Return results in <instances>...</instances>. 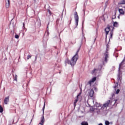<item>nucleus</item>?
Listing matches in <instances>:
<instances>
[{
    "instance_id": "28",
    "label": "nucleus",
    "mask_w": 125,
    "mask_h": 125,
    "mask_svg": "<svg viewBox=\"0 0 125 125\" xmlns=\"http://www.w3.org/2000/svg\"><path fill=\"white\" fill-rule=\"evenodd\" d=\"M25 27V23H23V27Z\"/></svg>"
},
{
    "instance_id": "27",
    "label": "nucleus",
    "mask_w": 125,
    "mask_h": 125,
    "mask_svg": "<svg viewBox=\"0 0 125 125\" xmlns=\"http://www.w3.org/2000/svg\"><path fill=\"white\" fill-rule=\"evenodd\" d=\"M94 90H96V91L97 90V88L94 87Z\"/></svg>"
},
{
    "instance_id": "17",
    "label": "nucleus",
    "mask_w": 125,
    "mask_h": 125,
    "mask_svg": "<svg viewBox=\"0 0 125 125\" xmlns=\"http://www.w3.org/2000/svg\"><path fill=\"white\" fill-rule=\"evenodd\" d=\"M3 112V108H2V106L0 105V113H2Z\"/></svg>"
},
{
    "instance_id": "32",
    "label": "nucleus",
    "mask_w": 125,
    "mask_h": 125,
    "mask_svg": "<svg viewBox=\"0 0 125 125\" xmlns=\"http://www.w3.org/2000/svg\"><path fill=\"white\" fill-rule=\"evenodd\" d=\"M118 18H120V16H118Z\"/></svg>"
},
{
    "instance_id": "18",
    "label": "nucleus",
    "mask_w": 125,
    "mask_h": 125,
    "mask_svg": "<svg viewBox=\"0 0 125 125\" xmlns=\"http://www.w3.org/2000/svg\"><path fill=\"white\" fill-rule=\"evenodd\" d=\"M44 108H45V102H44V105L42 108L43 113H44Z\"/></svg>"
},
{
    "instance_id": "33",
    "label": "nucleus",
    "mask_w": 125,
    "mask_h": 125,
    "mask_svg": "<svg viewBox=\"0 0 125 125\" xmlns=\"http://www.w3.org/2000/svg\"><path fill=\"white\" fill-rule=\"evenodd\" d=\"M84 40H85V37H84Z\"/></svg>"
},
{
    "instance_id": "4",
    "label": "nucleus",
    "mask_w": 125,
    "mask_h": 125,
    "mask_svg": "<svg viewBox=\"0 0 125 125\" xmlns=\"http://www.w3.org/2000/svg\"><path fill=\"white\" fill-rule=\"evenodd\" d=\"M118 101V100H115L113 101L108 100L107 102H106L104 104L103 106L104 107H111V106H114L115 103H116Z\"/></svg>"
},
{
    "instance_id": "7",
    "label": "nucleus",
    "mask_w": 125,
    "mask_h": 125,
    "mask_svg": "<svg viewBox=\"0 0 125 125\" xmlns=\"http://www.w3.org/2000/svg\"><path fill=\"white\" fill-rule=\"evenodd\" d=\"M93 102L95 107H97V108L98 110H101V109H102V107H103L102 104H98L96 102H95V103H94V101H93Z\"/></svg>"
},
{
    "instance_id": "25",
    "label": "nucleus",
    "mask_w": 125,
    "mask_h": 125,
    "mask_svg": "<svg viewBox=\"0 0 125 125\" xmlns=\"http://www.w3.org/2000/svg\"><path fill=\"white\" fill-rule=\"evenodd\" d=\"M72 19H73V17H72V15L70 16V22L72 21Z\"/></svg>"
},
{
    "instance_id": "23",
    "label": "nucleus",
    "mask_w": 125,
    "mask_h": 125,
    "mask_svg": "<svg viewBox=\"0 0 125 125\" xmlns=\"http://www.w3.org/2000/svg\"><path fill=\"white\" fill-rule=\"evenodd\" d=\"M14 81H17V75H16L15 77H14Z\"/></svg>"
},
{
    "instance_id": "21",
    "label": "nucleus",
    "mask_w": 125,
    "mask_h": 125,
    "mask_svg": "<svg viewBox=\"0 0 125 125\" xmlns=\"http://www.w3.org/2000/svg\"><path fill=\"white\" fill-rule=\"evenodd\" d=\"M116 18V12L114 13V15L112 16V19H115Z\"/></svg>"
},
{
    "instance_id": "5",
    "label": "nucleus",
    "mask_w": 125,
    "mask_h": 125,
    "mask_svg": "<svg viewBox=\"0 0 125 125\" xmlns=\"http://www.w3.org/2000/svg\"><path fill=\"white\" fill-rule=\"evenodd\" d=\"M74 16L75 21V24L77 26L79 24V15H78V13L77 12H75L74 14Z\"/></svg>"
},
{
    "instance_id": "1",
    "label": "nucleus",
    "mask_w": 125,
    "mask_h": 125,
    "mask_svg": "<svg viewBox=\"0 0 125 125\" xmlns=\"http://www.w3.org/2000/svg\"><path fill=\"white\" fill-rule=\"evenodd\" d=\"M79 51H80V49H78L76 52V54L72 57L71 61L67 59L65 60V63H67V64H70L71 66H75L76 65V63H77V61L79 59Z\"/></svg>"
},
{
    "instance_id": "3",
    "label": "nucleus",
    "mask_w": 125,
    "mask_h": 125,
    "mask_svg": "<svg viewBox=\"0 0 125 125\" xmlns=\"http://www.w3.org/2000/svg\"><path fill=\"white\" fill-rule=\"evenodd\" d=\"M108 45H106V51L104 53V56L103 59V65H105L107 62H108V59H109V53H108Z\"/></svg>"
},
{
    "instance_id": "22",
    "label": "nucleus",
    "mask_w": 125,
    "mask_h": 125,
    "mask_svg": "<svg viewBox=\"0 0 125 125\" xmlns=\"http://www.w3.org/2000/svg\"><path fill=\"white\" fill-rule=\"evenodd\" d=\"M31 57H32V56L31 55H28L27 56V59H28H28H30L31 58Z\"/></svg>"
},
{
    "instance_id": "2",
    "label": "nucleus",
    "mask_w": 125,
    "mask_h": 125,
    "mask_svg": "<svg viewBox=\"0 0 125 125\" xmlns=\"http://www.w3.org/2000/svg\"><path fill=\"white\" fill-rule=\"evenodd\" d=\"M114 27L112 26L111 25L108 24L107 27L105 29V34L106 35H108L109 34V32H110V37L109 39H112L113 38V31H114Z\"/></svg>"
},
{
    "instance_id": "26",
    "label": "nucleus",
    "mask_w": 125,
    "mask_h": 125,
    "mask_svg": "<svg viewBox=\"0 0 125 125\" xmlns=\"http://www.w3.org/2000/svg\"><path fill=\"white\" fill-rule=\"evenodd\" d=\"M48 12H49V14H51V11H50V10H48Z\"/></svg>"
},
{
    "instance_id": "20",
    "label": "nucleus",
    "mask_w": 125,
    "mask_h": 125,
    "mask_svg": "<svg viewBox=\"0 0 125 125\" xmlns=\"http://www.w3.org/2000/svg\"><path fill=\"white\" fill-rule=\"evenodd\" d=\"M15 39H19V35L16 34V35L15 36Z\"/></svg>"
},
{
    "instance_id": "30",
    "label": "nucleus",
    "mask_w": 125,
    "mask_h": 125,
    "mask_svg": "<svg viewBox=\"0 0 125 125\" xmlns=\"http://www.w3.org/2000/svg\"><path fill=\"white\" fill-rule=\"evenodd\" d=\"M46 34H47V36H48V32H47Z\"/></svg>"
},
{
    "instance_id": "35",
    "label": "nucleus",
    "mask_w": 125,
    "mask_h": 125,
    "mask_svg": "<svg viewBox=\"0 0 125 125\" xmlns=\"http://www.w3.org/2000/svg\"><path fill=\"white\" fill-rule=\"evenodd\" d=\"M81 90H82V88H81Z\"/></svg>"
},
{
    "instance_id": "9",
    "label": "nucleus",
    "mask_w": 125,
    "mask_h": 125,
    "mask_svg": "<svg viewBox=\"0 0 125 125\" xmlns=\"http://www.w3.org/2000/svg\"><path fill=\"white\" fill-rule=\"evenodd\" d=\"M81 96V93H80L77 96L76 99L75 100L74 102V107H76V105H77V103L78 101H79V97Z\"/></svg>"
},
{
    "instance_id": "24",
    "label": "nucleus",
    "mask_w": 125,
    "mask_h": 125,
    "mask_svg": "<svg viewBox=\"0 0 125 125\" xmlns=\"http://www.w3.org/2000/svg\"><path fill=\"white\" fill-rule=\"evenodd\" d=\"M120 92V89H117L116 91V94H118Z\"/></svg>"
},
{
    "instance_id": "6",
    "label": "nucleus",
    "mask_w": 125,
    "mask_h": 125,
    "mask_svg": "<svg viewBox=\"0 0 125 125\" xmlns=\"http://www.w3.org/2000/svg\"><path fill=\"white\" fill-rule=\"evenodd\" d=\"M96 81V77H93L91 80L88 81L87 83V85H89V86H91L93 83H94V82Z\"/></svg>"
},
{
    "instance_id": "31",
    "label": "nucleus",
    "mask_w": 125,
    "mask_h": 125,
    "mask_svg": "<svg viewBox=\"0 0 125 125\" xmlns=\"http://www.w3.org/2000/svg\"><path fill=\"white\" fill-rule=\"evenodd\" d=\"M83 22H84V21H83Z\"/></svg>"
},
{
    "instance_id": "8",
    "label": "nucleus",
    "mask_w": 125,
    "mask_h": 125,
    "mask_svg": "<svg viewBox=\"0 0 125 125\" xmlns=\"http://www.w3.org/2000/svg\"><path fill=\"white\" fill-rule=\"evenodd\" d=\"M101 69H102V65H100L97 69H94L93 70L92 73L94 74V73H99V72L101 71Z\"/></svg>"
},
{
    "instance_id": "12",
    "label": "nucleus",
    "mask_w": 125,
    "mask_h": 125,
    "mask_svg": "<svg viewBox=\"0 0 125 125\" xmlns=\"http://www.w3.org/2000/svg\"><path fill=\"white\" fill-rule=\"evenodd\" d=\"M44 123V117L42 116V117L41 118V122L39 123V125H43Z\"/></svg>"
},
{
    "instance_id": "10",
    "label": "nucleus",
    "mask_w": 125,
    "mask_h": 125,
    "mask_svg": "<svg viewBox=\"0 0 125 125\" xmlns=\"http://www.w3.org/2000/svg\"><path fill=\"white\" fill-rule=\"evenodd\" d=\"M93 94H94V91H93V90L91 89L89 92V96H90V97H93Z\"/></svg>"
},
{
    "instance_id": "19",
    "label": "nucleus",
    "mask_w": 125,
    "mask_h": 125,
    "mask_svg": "<svg viewBox=\"0 0 125 125\" xmlns=\"http://www.w3.org/2000/svg\"><path fill=\"white\" fill-rule=\"evenodd\" d=\"M105 125H110V122H109V121H105Z\"/></svg>"
},
{
    "instance_id": "14",
    "label": "nucleus",
    "mask_w": 125,
    "mask_h": 125,
    "mask_svg": "<svg viewBox=\"0 0 125 125\" xmlns=\"http://www.w3.org/2000/svg\"><path fill=\"white\" fill-rule=\"evenodd\" d=\"M10 4V3L9 2V0H7L6 1V7L7 8H8V7H9V5Z\"/></svg>"
},
{
    "instance_id": "13",
    "label": "nucleus",
    "mask_w": 125,
    "mask_h": 125,
    "mask_svg": "<svg viewBox=\"0 0 125 125\" xmlns=\"http://www.w3.org/2000/svg\"><path fill=\"white\" fill-rule=\"evenodd\" d=\"M118 11L120 13V14H121V15H124V14H125V12L124 11V10H123V9H119Z\"/></svg>"
},
{
    "instance_id": "29",
    "label": "nucleus",
    "mask_w": 125,
    "mask_h": 125,
    "mask_svg": "<svg viewBox=\"0 0 125 125\" xmlns=\"http://www.w3.org/2000/svg\"><path fill=\"white\" fill-rule=\"evenodd\" d=\"M99 125H103V124H102V123H100L99 124Z\"/></svg>"
},
{
    "instance_id": "34",
    "label": "nucleus",
    "mask_w": 125,
    "mask_h": 125,
    "mask_svg": "<svg viewBox=\"0 0 125 125\" xmlns=\"http://www.w3.org/2000/svg\"><path fill=\"white\" fill-rule=\"evenodd\" d=\"M83 37H84V35H83Z\"/></svg>"
},
{
    "instance_id": "11",
    "label": "nucleus",
    "mask_w": 125,
    "mask_h": 125,
    "mask_svg": "<svg viewBox=\"0 0 125 125\" xmlns=\"http://www.w3.org/2000/svg\"><path fill=\"white\" fill-rule=\"evenodd\" d=\"M4 102L5 104H7L8 102H9V96L6 97L5 98V99L4 100Z\"/></svg>"
},
{
    "instance_id": "16",
    "label": "nucleus",
    "mask_w": 125,
    "mask_h": 125,
    "mask_svg": "<svg viewBox=\"0 0 125 125\" xmlns=\"http://www.w3.org/2000/svg\"><path fill=\"white\" fill-rule=\"evenodd\" d=\"M81 125H88V123H87V122H83L81 123Z\"/></svg>"
},
{
    "instance_id": "15",
    "label": "nucleus",
    "mask_w": 125,
    "mask_h": 125,
    "mask_svg": "<svg viewBox=\"0 0 125 125\" xmlns=\"http://www.w3.org/2000/svg\"><path fill=\"white\" fill-rule=\"evenodd\" d=\"M113 26L114 27H118L119 23H118V22L115 21L113 23Z\"/></svg>"
}]
</instances>
